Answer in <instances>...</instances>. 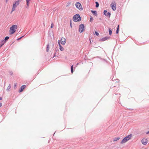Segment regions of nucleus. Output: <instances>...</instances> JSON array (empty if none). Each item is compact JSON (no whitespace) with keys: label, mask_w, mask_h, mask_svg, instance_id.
I'll use <instances>...</instances> for the list:
<instances>
[{"label":"nucleus","mask_w":149,"mask_h":149,"mask_svg":"<svg viewBox=\"0 0 149 149\" xmlns=\"http://www.w3.org/2000/svg\"><path fill=\"white\" fill-rule=\"evenodd\" d=\"M17 25H13L10 27V34H13L15 31V29H17Z\"/></svg>","instance_id":"1"},{"label":"nucleus","mask_w":149,"mask_h":149,"mask_svg":"<svg viewBox=\"0 0 149 149\" xmlns=\"http://www.w3.org/2000/svg\"><path fill=\"white\" fill-rule=\"evenodd\" d=\"M73 21L75 22H79L81 21V17L78 14H76L73 17Z\"/></svg>","instance_id":"2"},{"label":"nucleus","mask_w":149,"mask_h":149,"mask_svg":"<svg viewBox=\"0 0 149 149\" xmlns=\"http://www.w3.org/2000/svg\"><path fill=\"white\" fill-rule=\"evenodd\" d=\"M19 4V2L18 1H15L13 3V8L11 13L13 11L15 10L16 7Z\"/></svg>","instance_id":"3"},{"label":"nucleus","mask_w":149,"mask_h":149,"mask_svg":"<svg viewBox=\"0 0 149 149\" xmlns=\"http://www.w3.org/2000/svg\"><path fill=\"white\" fill-rule=\"evenodd\" d=\"M75 6L80 10H83V8L81 4L79 2H77L75 3Z\"/></svg>","instance_id":"4"},{"label":"nucleus","mask_w":149,"mask_h":149,"mask_svg":"<svg viewBox=\"0 0 149 149\" xmlns=\"http://www.w3.org/2000/svg\"><path fill=\"white\" fill-rule=\"evenodd\" d=\"M116 4L115 1L111 3L110 4V6L113 10H115L116 9Z\"/></svg>","instance_id":"5"},{"label":"nucleus","mask_w":149,"mask_h":149,"mask_svg":"<svg viewBox=\"0 0 149 149\" xmlns=\"http://www.w3.org/2000/svg\"><path fill=\"white\" fill-rule=\"evenodd\" d=\"M79 32L80 33H82L84 30L85 28L83 24H81L79 25Z\"/></svg>","instance_id":"6"},{"label":"nucleus","mask_w":149,"mask_h":149,"mask_svg":"<svg viewBox=\"0 0 149 149\" xmlns=\"http://www.w3.org/2000/svg\"><path fill=\"white\" fill-rule=\"evenodd\" d=\"M104 14L106 16L109 17L111 15V13L109 12H107L106 10H104Z\"/></svg>","instance_id":"7"},{"label":"nucleus","mask_w":149,"mask_h":149,"mask_svg":"<svg viewBox=\"0 0 149 149\" xmlns=\"http://www.w3.org/2000/svg\"><path fill=\"white\" fill-rule=\"evenodd\" d=\"M142 143L144 145H146L148 142V140L146 139H143L141 140Z\"/></svg>","instance_id":"8"},{"label":"nucleus","mask_w":149,"mask_h":149,"mask_svg":"<svg viewBox=\"0 0 149 149\" xmlns=\"http://www.w3.org/2000/svg\"><path fill=\"white\" fill-rule=\"evenodd\" d=\"M61 42L62 45H64L66 43L65 39L63 38H61Z\"/></svg>","instance_id":"9"},{"label":"nucleus","mask_w":149,"mask_h":149,"mask_svg":"<svg viewBox=\"0 0 149 149\" xmlns=\"http://www.w3.org/2000/svg\"><path fill=\"white\" fill-rule=\"evenodd\" d=\"M110 38V37L107 36L101 39H100V40L101 41H104L109 39Z\"/></svg>","instance_id":"10"},{"label":"nucleus","mask_w":149,"mask_h":149,"mask_svg":"<svg viewBox=\"0 0 149 149\" xmlns=\"http://www.w3.org/2000/svg\"><path fill=\"white\" fill-rule=\"evenodd\" d=\"M26 87V86L25 85H23L21 87L20 89L19 90V92L20 93L22 92Z\"/></svg>","instance_id":"11"},{"label":"nucleus","mask_w":149,"mask_h":149,"mask_svg":"<svg viewBox=\"0 0 149 149\" xmlns=\"http://www.w3.org/2000/svg\"><path fill=\"white\" fill-rule=\"evenodd\" d=\"M31 0H26V5L25 6L26 8H28L29 6V3Z\"/></svg>","instance_id":"12"},{"label":"nucleus","mask_w":149,"mask_h":149,"mask_svg":"<svg viewBox=\"0 0 149 149\" xmlns=\"http://www.w3.org/2000/svg\"><path fill=\"white\" fill-rule=\"evenodd\" d=\"M132 137V134H131L130 135H129L127 136H126V137H125V138L127 139V141H128L129 140H130L131 138Z\"/></svg>","instance_id":"13"},{"label":"nucleus","mask_w":149,"mask_h":149,"mask_svg":"<svg viewBox=\"0 0 149 149\" xmlns=\"http://www.w3.org/2000/svg\"><path fill=\"white\" fill-rule=\"evenodd\" d=\"M91 12L94 15L97 16V13L96 10H91Z\"/></svg>","instance_id":"14"},{"label":"nucleus","mask_w":149,"mask_h":149,"mask_svg":"<svg viewBox=\"0 0 149 149\" xmlns=\"http://www.w3.org/2000/svg\"><path fill=\"white\" fill-rule=\"evenodd\" d=\"M127 141V139H126L125 137L123 138L122 141L121 142V144L124 143Z\"/></svg>","instance_id":"15"},{"label":"nucleus","mask_w":149,"mask_h":149,"mask_svg":"<svg viewBox=\"0 0 149 149\" xmlns=\"http://www.w3.org/2000/svg\"><path fill=\"white\" fill-rule=\"evenodd\" d=\"M11 88V85L10 84H9L6 89V91H9L10 90V89Z\"/></svg>","instance_id":"16"},{"label":"nucleus","mask_w":149,"mask_h":149,"mask_svg":"<svg viewBox=\"0 0 149 149\" xmlns=\"http://www.w3.org/2000/svg\"><path fill=\"white\" fill-rule=\"evenodd\" d=\"M6 42L4 40H2L1 41V46H2Z\"/></svg>","instance_id":"17"},{"label":"nucleus","mask_w":149,"mask_h":149,"mask_svg":"<svg viewBox=\"0 0 149 149\" xmlns=\"http://www.w3.org/2000/svg\"><path fill=\"white\" fill-rule=\"evenodd\" d=\"M59 49L61 51H63L64 50V48L61 45H59Z\"/></svg>","instance_id":"18"},{"label":"nucleus","mask_w":149,"mask_h":149,"mask_svg":"<svg viewBox=\"0 0 149 149\" xmlns=\"http://www.w3.org/2000/svg\"><path fill=\"white\" fill-rule=\"evenodd\" d=\"M120 139V138L119 137H116L113 140V141H116Z\"/></svg>","instance_id":"19"},{"label":"nucleus","mask_w":149,"mask_h":149,"mask_svg":"<svg viewBox=\"0 0 149 149\" xmlns=\"http://www.w3.org/2000/svg\"><path fill=\"white\" fill-rule=\"evenodd\" d=\"M109 33L110 35H111L112 32L111 31V28H109Z\"/></svg>","instance_id":"20"},{"label":"nucleus","mask_w":149,"mask_h":149,"mask_svg":"<svg viewBox=\"0 0 149 149\" xmlns=\"http://www.w3.org/2000/svg\"><path fill=\"white\" fill-rule=\"evenodd\" d=\"M49 50V45L48 44L47 46L46 51L47 52H48Z\"/></svg>","instance_id":"21"},{"label":"nucleus","mask_w":149,"mask_h":149,"mask_svg":"<svg viewBox=\"0 0 149 149\" xmlns=\"http://www.w3.org/2000/svg\"><path fill=\"white\" fill-rule=\"evenodd\" d=\"M71 71L72 73H73V66L72 65L71 67Z\"/></svg>","instance_id":"22"},{"label":"nucleus","mask_w":149,"mask_h":149,"mask_svg":"<svg viewBox=\"0 0 149 149\" xmlns=\"http://www.w3.org/2000/svg\"><path fill=\"white\" fill-rule=\"evenodd\" d=\"M95 3H96V6H95L96 7V8L98 7L99 6V3L97 2H96Z\"/></svg>","instance_id":"23"},{"label":"nucleus","mask_w":149,"mask_h":149,"mask_svg":"<svg viewBox=\"0 0 149 149\" xmlns=\"http://www.w3.org/2000/svg\"><path fill=\"white\" fill-rule=\"evenodd\" d=\"M9 37L8 36H6V37L4 39V40H5V41L6 42V41L7 40H8L9 38Z\"/></svg>","instance_id":"24"},{"label":"nucleus","mask_w":149,"mask_h":149,"mask_svg":"<svg viewBox=\"0 0 149 149\" xmlns=\"http://www.w3.org/2000/svg\"><path fill=\"white\" fill-rule=\"evenodd\" d=\"M118 31H119V25H118L117 29L116 30V33H118Z\"/></svg>","instance_id":"25"},{"label":"nucleus","mask_w":149,"mask_h":149,"mask_svg":"<svg viewBox=\"0 0 149 149\" xmlns=\"http://www.w3.org/2000/svg\"><path fill=\"white\" fill-rule=\"evenodd\" d=\"M93 20V17H91L90 18V22L92 21Z\"/></svg>","instance_id":"26"},{"label":"nucleus","mask_w":149,"mask_h":149,"mask_svg":"<svg viewBox=\"0 0 149 149\" xmlns=\"http://www.w3.org/2000/svg\"><path fill=\"white\" fill-rule=\"evenodd\" d=\"M9 73L10 75H12L13 74V72L12 71H10Z\"/></svg>","instance_id":"27"},{"label":"nucleus","mask_w":149,"mask_h":149,"mask_svg":"<svg viewBox=\"0 0 149 149\" xmlns=\"http://www.w3.org/2000/svg\"><path fill=\"white\" fill-rule=\"evenodd\" d=\"M53 26H54V24L53 23H52V24H51V26H50L51 28H52L53 27Z\"/></svg>","instance_id":"28"},{"label":"nucleus","mask_w":149,"mask_h":149,"mask_svg":"<svg viewBox=\"0 0 149 149\" xmlns=\"http://www.w3.org/2000/svg\"><path fill=\"white\" fill-rule=\"evenodd\" d=\"M95 33L96 35L97 36H98L99 35V33L97 32H95Z\"/></svg>","instance_id":"29"},{"label":"nucleus","mask_w":149,"mask_h":149,"mask_svg":"<svg viewBox=\"0 0 149 149\" xmlns=\"http://www.w3.org/2000/svg\"><path fill=\"white\" fill-rule=\"evenodd\" d=\"M17 86V84H14V88H16V87Z\"/></svg>","instance_id":"30"},{"label":"nucleus","mask_w":149,"mask_h":149,"mask_svg":"<svg viewBox=\"0 0 149 149\" xmlns=\"http://www.w3.org/2000/svg\"><path fill=\"white\" fill-rule=\"evenodd\" d=\"M24 36H23L22 37H20V38H18V39H17V40H20Z\"/></svg>","instance_id":"31"},{"label":"nucleus","mask_w":149,"mask_h":149,"mask_svg":"<svg viewBox=\"0 0 149 149\" xmlns=\"http://www.w3.org/2000/svg\"><path fill=\"white\" fill-rule=\"evenodd\" d=\"M58 44L59 45H61L60 42V40H58Z\"/></svg>","instance_id":"32"},{"label":"nucleus","mask_w":149,"mask_h":149,"mask_svg":"<svg viewBox=\"0 0 149 149\" xmlns=\"http://www.w3.org/2000/svg\"><path fill=\"white\" fill-rule=\"evenodd\" d=\"M70 4V3H68V5L67 6H69Z\"/></svg>","instance_id":"33"},{"label":"nucleus","mask_w":149,"mask_h":149,"mask_svg":"<svg viewBox=\"0 0 149 149\" xmlns=\"http://www.w3.org/2000/svg\"><path fill=\"white\" fill-rule=\"evenodd\" d=\"M2 104L1 103H0V107L2 106Z\"/></svg>","instance_id":"34"},{"label":"nucleus","mask_w":149,"mask_h":149,"mask_svg":"<svg viewBox=\"0 0 149 149\" xmlns=\"http://www.w3.org/2000/svg\"><path fill=\"white\" fill-rule=\"evenodd\" d=\"M149 134V131H148V132H146V134Z\"/></svg>","instance_id":"35"},{"label":"nucleus","mask_w":149,"mask_h":149,"mask_svg":"<svg viewBox=\"0 0 149 149\" xmlns=\"http://www.w3.org/2000/svg\"><path fill=\"white\" fill-rule=\"evenodd\" d=\"M8 0H6V3H7L8 2Z\"/></svg>","instance_id":"36"},{"label":"nucleus","mask_w":149,"mask_h":149,"mask_svg":"<svg viewBox=\"0 0 149 149\" xmlns=\"http://www.w3.org/2000/svg\"><path fill=\"white\" fill-rule=\"evenodd\" d=\"M2 98L1 97H0V100H2Z\"/></svg>","instance_id":"37"},{"label":"nucleus","mask_w":149,"mask_h":149,"mask_svg":"<svg viewBox=\"0 0 149 149\" xmlns=\"http://www.w3.org/2000/svg\"><path fill=\"white\" fill-rule=\"evenodd\" d=\"M55 54H56L55 53L54 54V56L53 57V58L54 56H55Z\"/></svg>","instance_id":"38"},{"label":"nucleus","mask_w":149,"mask_h":149,"mask_svg":"<svg viewBox=\"0 0 149 149\" xmlns=\"http://www.w3.org/2000/svg\"><path fill=\"white\" fill-rule=\"evenodd\" d=\"M79 64V63H77V65H76V66H77V65Z\"/></svg>","instance_id":"39"},{"label":"nucleus","mask_w":149,"mask_h":149,"mask_svg":"<svg viewBox=\"0 0 149 149\" xmlns=\"http://www.w3.org/2000/svg\"><path fill=\"white\" fill-rule=\"evenodd\" d=\"M70 26H71V27H72V26L71 23H70Z\"/></svg>","instance_id":"40"},{"label":"nucleus","mask_w":149,"mask_h":149,"mask_svg":"<svg viewBox=\"0 0 149 149\" xmlns=\"http://www.w3.org/2000/svg\"><path fill=\"white\" fill-rule=\"evenodd\" d=\"M2 46H1V44H0V48L2 47Z\"/></svg>","instance_id":"41"},{"label":"nucleus","mask_w":149,"mask_h":149,"mask_svg":"<svg viewBox=\"0 0 149 149\" xmlns=\"http://www.w3.org/2000/svg\"><path fill=\"white\" fill-rule=\"evenodd\" d=\"M19 0H17V1H18V2H19Z\"/></svg>","instance_id":"42"}]
</instances>
